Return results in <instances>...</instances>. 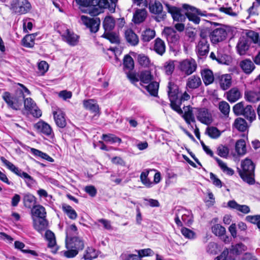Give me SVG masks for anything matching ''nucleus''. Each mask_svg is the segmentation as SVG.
<instances>
[{"instance_id":"1","label":"nucleus","mask_w":260,"mask_h":260,"mask_svg":"<svg viewBox=\"0 0 260 260\" xmlns=\"http://www.w3.org/2000/svg\"><path fill=\"white\" fill-rule=\"evenodd\" d=\"M167 11L171 14L174 21L179 22L184 21L187 17L190 21L196 24L200 22V16H207L206 11H202L194 7L184 4L182 5V10L175 6H173L168 3L164 2Z\"/></svg>"},{"instance_id":"2","label":"nucleus","mask_w":260,"mask_h":260,"mask_svg":"<svg viewBox=\"0 0 260 260\" xmlns=\"http://www.w3.org/2000/svg\"><path fill=\"white\" fill-rule=\"evenodd\" d=\"M33 217V225L36 230L42 233L46 230L48 226V221L46 218L45 208L42 205L34 206L31 209Z\"/></svg>"},{"instance_id":"3","label":"nucleus","mask_w":260,"mask_h":260,"mask_svg":"<svg viewBox=\"0 0 260 260\" xmlns=\"http://www.w3.org/2000/svg\"><path fill=\"white\" fill-rule=\"evenodd\" d=\"M241 168H238V172L242 180L249 184L253 185L255 183L254 169L255 166L252 160L246 158L241 162Z\"/></svg>"},{"instance_id":"4","label":"nucleus","mask_w":260,"mask_h":260,"mask_svg":"<svg viewBox=\"0 0 260 260\" xmlns=\"http://www.w3.org/2000/svg\"><path fill=\"white\" fill-rule=\"evenodd\" d=\"M24 98V95L22 90L20 91L18 95H12L8 91H5L2 95V99L7 104L8 108L14 110L20 109Z\"/></svg>"},{"instance_id":"5","label":"nucleus","mask_w":260,"mask_h":260,"mask_svg":"<svg viewBox=\"0 0 260 260\" xmlns=\"http://www.w3.org/2000/svg\"><path fill=\"white\" fill-rule=\"evenodd\" d=\"M149 12L154 15V19L157 22H161L165 20L167 17L166 12L164 11L162 4L158 0L150 1L148 3Z\"/></svg>"},{"instance_id":"6","label":"nucleus","mask_w":260,"mask_h":260,"mask_svg":"<svg viewBox=\"0 0 260 260\" xmlns=\"http://www.w3.org/2000/svg\"><path fill=\"white\" fill-rule=\"evenodd\" d=\"M210 31V41L212 44H217L226 39V29L221 24L215 22L211 24Z\"/></svg>"},{"instance_id":"7","label":"nucleus","mask_w":260,"mask_h":260,"mask_svg":"<svg viewBox=\"0 0 260 260\" xmlns=\"http://www.w3.org/2000/svg\"><path fill=\"white\" fill-rule=\"evenodd\" d=\"M233 110L236 115H242L250 121L255 118V113L251 105H245L243 102L236 104Z\"/></svg>"},{"instance_id":"8","label":"nucleus","mask_w":260,"mask_h":260,"mask_svg":"<svg viewBox=\"0 0 260 260\" xmlns=\"http://www.w3.org/2000/svg\"><path fill=\"white\" fill-rule=\"evenodd\" d=\"M31 9L28 0H11L10 10L15 14L22 15L27 13Z\"/></svg>"},{"instance_id":"9","label":"nucleus","mask_w":260,"mask_h":260,"mask_svg":"<svg viewBox=\"0 0 260 260\" xmlns=\"http://www.w3.org/2000/svg\"><path fill=\"white\" fill-rule=\"evenodd\" d=\"M164 33L170 48L175 50L178 49L179 46L180 36L175 30L172 27H165Z\"/></svg>"},{"instance_id":"10","label":"nucleus","mask_w":260,"mask_h":260,"mask_svg":"<svg viewBox=\"0 0 260 260\" xmlns=\"http://www.w3.org/2000/svg\"><path fill=\"white\" fill-rule=\"evenodd\" d=\"M81 23L84 25L92 33L96 32L100 28L101 20L98 17L90 18L86 16H81Z\"/></svg>"},{"instance_id":"11","label":"nucleus","mask_w":260,"mask_h":260,"mask_svg":"<svg viewBox=\"0 0 260 260\" xmlns=\"http://www.w3.org/2000/svg\"><path fill=\"white\" fill-rule=\"evenodd\" d=\"M253 84L259 88V90L245 91L244 95L246 101L251 103H256L260 101V75L255 79Z\"/></svg>"},{"instance_id":"12","label":"nucleus","mask_w":260,"mask_h":260,"mask_svg":"<svg viewBox=\"0 0 260 260\" xmlns=\"http://www.w3.org/2000/svg\"><path fill=\"white\" fill-rule=\"evenodd\" d=\"M197 68L196 62L192 58L183 60L179 64L180 70L186 75L192 74L196 71Z\"/></svg>"},{"instance_id":"13","label":"nucleus","mask_w":260,"mask_h":260,"mask_svg":"<svg viewBox=\"0 0 260 260\" xmlns=\"http://www.w3.org/2000/svg\"><path fill=\"white\" fill-rule=\"evenodd\" d=\"M23 103L25 110L28 111L34 117L39 118L42 115L41 111L38 108L32 99H24Z\"/></svg>"},{"instance_id":"14","label":"nucleus","mask_w":260,"mask_h":260,"mask_svg":"<svg viewBox=\"0 0 260 260\" xmlns=\"http://www.w3.org/2000/svg\"><path fill=\"white\" fill-rule=\"evenodd\" d=\"M196 116L199 121L207 125L210 124L213 121L211 114L207 109L204 108L198 109Z\"/></svg>"},{"instance_id":"15","label":"nucleus","mask_w":260,"mask_h":260,"mask_svg":"<svg viewBox=\"0 0 260 260\" xmlns=\"http://www.w3.org/2000/svg\"><path fill=\"white\" fill-rule=\"evenodd\" d=\"M69 242L66 241L67 248H73L79 252L82 250L84 247L83 241L79 237L74 236L68 239Z\"/></svg>"},{"instance_id":"16","label":"nucleus","mask_w":260,"mask_h":260,"mask_svg":"<svg viewBox=\"0 0 260 260\" xmlns=\"http://www.w3.org/2000/svg\"><path fill=\"white\" fill-rule=\"evenodd\" d=\"M250 46V43L247 37L241 36L236 45V49L238 54L243 55L246 54Z\"/></svg>"},{"instance_id":"17","label":"nucleus","mask_w":260,"mask_h":260,"mask_svg":"<svg viewBox=\"0 0 260 260\" xmlns=\"http://www.w3.org/2000/svg\"><path fill=\"white\" fill-rule=\"evenodd\" d=\"M148 13L145 9H135L132 18V21L135 24H140L146 20Z\"/></svg>"},{"instance_id":"18","label":"nucleus","mask_w":260,"mask_h":260,"mask_svg":"<svg viewBox=\"0 0 260 260\" xmlns=\"http://www.w3.org/2000/svg\"><path fill=\"white\" fill-rule=\"evenodd\" d=\"M190 99V95L186 92H184L179 98L178 96L176 98L174 102L172 104H170V106L172 109L177 112L178 114H181L183 113V111L180 108L182 102L188 101Z\"/></svg>"},{"instance_id":"19","label":"nucleus","mask_w":260,"mask_h":260,"mask_svg":"<svg viewBox=\"0 0 260 260\" xmlns=\"http://www.w3.org/2000/svg\"><path fill=\"white\" fill-rule=\"evenodd\" d=\"M202 85V80L198 76L193 75L189 77L186 83V89L193 90L199 88Z\"/></svg>"},{"instance_id":"20","label":"nucleus","mask_w":260,"mask_h":260,"mask_svg":"<svg viewBox=\"0 0 260 260\" xmlns=\"http://www.w3.org/2000/svg\"><path fill=\"white\" fill-rule=\"evenodd\" d=\"M196 50L199 56L207 55L209 51V44L208 41L200 40L196 46Z\"/></svg>"},{"instance_id":"21","label":"nucleus","mask_w":260,"mask_h":260,"mask_svg":"<svg viewBox=\"0 0 260 260\" xmlns=\"http://www.w3.org/2000/svg\"><path fill=\"white\" fill-rule=\"evenodd\" d=\"M168 94L171 102L170 104H172L178 95L179 88L178 86L174 83L169 82L168 85Z\"/></svg>"},{"instance_id":"22","label":"nucleus","mask_w":260,"mask_h":260,"mask_svg":"<svg viewBox=\"0 0 260 260\" xmlns=\"http://www.w3.org/2000/svg\"><path fill=\"white\" fill-rule=\"evenodd\" d=\"M125 38L127 43L131 45L137 46L139 42V39L137 35L131 29H128L125 31Z\"/></svg>"},{"instance_id":"23","label":"nucleus","mask_w":260,"mask_h":260,"mask_svg":"<svg viewBox=\"0 0 260 260\" xmlns=\"http://www.w3.org/2000/svg\"><path fill=\"white\" fill-rule=\"evenodd\" d=\"M218 82L221 88L224 90L232 85V76L230 74H223L218 77Z\"/></svg>"},{"instance_id":"24","label":"nucleus","mask_w":260,"mask_h":260,"mask_svg":"<svg viewBox=\"0 0 260 260\" xmlns=\"http://www.w3.org/2000/svg\"><path fill=\"white\" fill-rule=\"evenodd\" d=\"M54 119L56 125L60 128H64L67 125L65 114L61 111L53 112Z\"/></svg>"},{"instance_id":"25","label":"nucleus","mask_w":260,"mask_h":260,"mask_svg":"<svg viewBox=\"0 0 260 260\" xmlns=\"http://www.w3.org/2000/svg\"><path fill=\"white\" fill-rule=\"evenodd\" d=\"M35 128L43 134L49 136L53 133L52 128L48 123L44 121H39L35 124Z\"/></svg>"},{"instance_id":"26","label":"nucleus","mask_w":260,"mask_h":260,"mask_svg":"<svg viewBox=\"0 0 260 260\" xmlns=\"http://www.w3.org/2000/svg\"><path fill=\"white\" fill-rule=\"evenodd\" d=\"M239 66L246 74H250L255 69L254 64L249 59H245L240 62Z\"/></svg>"},{"instance_id":"27","label":"nucleus","mask_w":260,"mask_h":260,"mask_svg":"<svg viewBox=\"0 0 260 260\" xmlns=\"http://www.w3.org/2000/svg\"><path fill=\"white\" fill-rule=\"evenodd\" d=\"M166 44L161 39L157 38L154 41L153 50L158 55L162 56L166 51Z\"/></svg>"},{"instance_id":"28","label":"nucleus","mask_w":260,"mask_h":260,"mask_svg":"<svg viewBox=\"0 0 260 260\" xmlns=\"http://www.w3.org/2000/svg\"><path fill=\"white\" fill-rule=\"evenodd\" d=\"M228 205L230 208L236 209L244 214H247L250 211L249 206L245 205H240L234 200L229 201Z\"/></svg>"},{"instance_id":"29","label":"nucleus","mask_w":260,"mask_h":260,"mask_svg":"<svg viewBox=\"0 0 260 260\" xmlns=\"http://www.w3.org/2000/svg\"><path fill=\"white\" fill-rule=\"evenodd\" d=\"M23 202L24 206L27 208L30 209L35 206L36 203V198L30 193H26L23 194Z\"/></svg>"},{"instance_id":"30","label":"nucleus","mask_w":260,"mask_h":260,"mask_svg":"<svg viewBox=\"0 0 260 260\" xmlns=\"http://www.w3.org/2000/svg\"><path fill=\"white\" fill-rule=\"evenodd\" d=\"M241 96V94L238 88L234 87L226 93L227 100L231 103L238 101Z\"/></svg>"},{"instance_id":"31","label":"nucleus","mask_w":260,"mask_h":260,"mask_svg":"<svg viewBox=\"0 0 260 260\" xmlns=\"http://www.w3.org/2000/svg\"><path fill=\"white\" fill-rule=\"evenodd\" d=\"M105 32H110L112 30L115 26V21L114 18L110 16H106L103 22Z\"/></svg>"},{"instance_id":"32","label":"nucleus","mask_w":260,"mask_h":260,"mask_svg":"<svg viewBox=\"0 0 260 260\" xmlns=\"http://www.w3.org/2000/svg\"><path fill=\"white\" fill-rule=\"evenodd\" d=\"M202 77L205 85H208L214 81L213 72L209 69H205L201 72Z\"/></svg>"},{"instance_id":"33","label":"nucleus","mask_w":260,"mask_h":260,"mask_svg":"<svg viewBox=\"0 0 260 260\" xmlns=\"http://www.w3.org/2000/svg\"><path fill=\"white\" fill-rule=\"evenodd\" d=\"M65 41L71 46H75L78 42V37L76 34L72 33L69 29L66 30V33L62 35Z\"/></svg>"},{"instance_id":"34","label":"nucleus","mask_w":260,"mask_h":260,"mask_svg":"<svg viewBox=\"0 0 260 260\" xmlns=\"http://www.w3.org/2000/svg\"><path fill=\"white\" fill-rule=\"evenodd\" d=\"M83 106L86 109L92 113H97L99 112V106L93 100H84Z\"/></svg>"},{"instance_id":"35","label":"nucleus","mask_w":260,"mask_h":260,"mask_svg":"<svg viewBox=\"0 0 260 260\" xmlns=\"http://www.w3.org/2000/svg\"><path fill=\"white\" fill-rule=\"evenodd\" d=\"M123 67L125 72L131 71L134 68V61L129 55H126L123 58Z\"/></svg>"},{"instance_id":"36","label":"nucleus","mask_w":260,"mask_h":260,"mask_svg":"<svg viewBox=\"0 0 260 260\" xmlns=\"http://www.w3.org/2000/svg\"><path fill=\"white\" fill-rule=\"evenodd\" d=\"M36 36L35 34L26 35L22 40L23 46L27 48H31L35 44V39Z\"/></svg>"},{"instance_id":"37","label":"nucleus","mask_w":260,"mask_h":260,"mask_svg":"<svg viewBox=\"0 0 260 260\" xmlns=\"http://www.w3.org/2000/svg\"><path fill=\"white\" fill-rule=\"evenodd\" d=\"M150 170H146L142 172L140 175V180L143 185L148 188L152 187L153 183L148 178Z\"/></svg>"},{"instance_id":"38","label":"nucleus","mask_w":260,"mask_h":260,"mask_svg":"<svg viewBox=\"0 0 260 260\" xmlns=\"http://www.w3.org/2000/svg\"><path fill=\"white\" fill-rule=\"evenodd\" d=\"M19 176L24 179L27 186L29 188H31L37 184L36 181L26 172L22 171Z\"/></svg>"},{"instance_id":"39","label":"nucleus","mask_w":260,"mask_h":260,"mask_svg":"<svg viewBox=\"0 0 260 260\" xmlns=\"http://www.w3.org/2000/svg\"><path fill=\"white\" fill-rule=\"evenodd\" d=\"M62 209L63 211L68 215L69 218L75 219L77 217V214L75 210L70 205L62 204Z\"/></svg>"},{"instance_id":"40","label":"nucleus","mask_w":260,"mask_h":260,"mask_svg":"<svg viewBox=\"0 0 260 260\" xmlns=\"http://www.w3.org/2000/svg\"><path fill=\"white\" fill-rule=\"evenodd\" d=\"M155 36V32L150 28L146 29L142 33L141 39L143 42H149Z\"/></svg>"},{"instance_id":"41","label":"nucleus","mask_w":260,"mask_h":260,"mask_svg":"<svg viewBox=\"0 0 260 260\" xmlns=\"http://www.w3.org/2000/svg\"><path fill=\"white\" fill-rule=\"evenodd\" d=\"M140 80L145 84H148L151 82L153 79V76L149 71H144L140 73Z\"/></svg>"},{"instance_id":"42","label":"nucleus","mask_w":260,"mask_h":260,"mask_svg":"<svg viewBox=\"0 0 260 260\" xmlns=\"http://www.w3.org/2000/svg\"><path fill=\"white\" fill-rule=\"evenodd\" d=\"M159 87V83L156 81H152L146 86L148 92L153 96H156L157 94Z\"/></svg>"},{"instance_id":"43","label":"nucleus","mask_w":260,"mask_h":260,"mask_svg":"<svg viewBox=\"0 0 260 260\" xmlns=\"http://www.w3.org/2000/svg\"><path fill=\"white\" fill-rule=\"evenodd\" d=\"M235 149L239 155H244L246 151L245 141L242 139L237 141L236 143Z\"/></svg>"},{"instance_id":"44","label":"nucleus","mask_w":260,"mask_h":260,"mask_svg":"<svg viewBox=\"0 0 260 260\" xmlns=\"http://www.w3.org/2000/svg\"><path fill=\"white\" fill-rule=\"evenodd\" d=\"M214 159L216 160L218 166L224 173L229 175H233L234 174V170L232 169L229 168L226 166V164L223 162L221 159H219L218 157H214Z\"/></svg>"},{"instance_id":"45","label":"nucleus","mask_w":260,"mask_h":260,"mask_svg":"<svg viewBox=\"0 0 260 260\" xmlns=\"http://www.w3.org/2000/svg\"><path fill=\"white\" fill-rule=\"evenodd\" d=\"M137 60L139 64L143 67H149L150 64V59L144 54H138L137 55Z\"/></svg>"},{"instance_id":"46","label":"nucleus","mask_w":260,"mask_h":260,"mask_svg":"<svg viewBox=\"0 0 260 260\" xmlns=\"http://www.w3.org/2000/svg\"><path fill=\"white\" fill-rule=\"evenodd\" d=\"M98 252L92 247H88L83 258L85 260H92L98 256Z\"/></svg>"},{"instance_id":"47","label":"nucleus","mask_w":260,"mask_h":260,"mask_svg":"<svg viewBox=\"0 0 260 260\" xmlns=\"http://www.w3.org/2000/svg\"><path fill=\"white\" fill-rule=\"evenodd\" d=\"M236 128L241 132H245L247 129V123L246 121L241 118H237L234 122Z\"/></svg>"},{"instance_id":"48","label":"nucleus","mask_w":260,"mask_h":260,"mask_svg":"<svg viewBox=\"0 0 260 260\" xmlns=\"http://www.w3.org/2000/svg\"><path fill=\"white\" fill-rule=\"evenodd\" d=\"M205 134L212 139H217L220 136V131L215 127H208L206 128Z\"/></svg>"},{"instance_id":"49","label":"nucleus","mask_w":260,"mask_h":260,"mask_svg":"<svg viewBox=\"0 0 260 260\" xmlns=\"http://www.w3.org/2000/svg\"><path fill=\"white\" fill-rule=\"evenodd\" d=\"M103 139L106 142H110L111 143H121V139L113 134H103L102 136Z\"/></svg>"},{"instance_id":"50","label":"nucleus","mask_w":260,"mask_h":260,"mask_svg":"<svg viewBox=\"0 0 260 260\" xmlns=\"http://www.w3.org/2000/svg\"><path fill=\"white\" fill-rule=\"evenodd\" d=\"M244 36L247 37L248 40L249 39H250L251 41L255 44L258 43L259 35L257 32L254 31L246 30L245 36Z\"/></svg>"},{"instance_id":"51","label":"nucleus","mask_w":260,"mask_h":260,"mask_svg":"<svg viewBox=\"0 0 260 260\" xmlns=\"http://www.w3.org/2000/svg\"><path fill=\"white\" fill-rule=\"evenodd\" d=\"M212 232L216 236H222L225 233V229L219 224H216L212 227Z\"/></svg>"},{"instance_id":"52","label":"nucleus","mask_w":260,"mask_h":260,"mask_svg":"<svg viewBox=\"0 0 260 260\" xmlns=\"http://www.w3.org/2000/svg\"><path fill=\"white\" fill-rule=\"evenodd\" d=\"M45 237L48 241V247H52L56 244L55 235L53 232L50 230H47L45 233Z\"/></svg>"},{"instance_id":"53","label":"nucleus","mask_w":260,"mask_h":260,"mask_svg":"<svg viewBox=\"0 0 260 260\" xmlns=\"http://www.w3.org/2000/svg\"><path fill=\"white\" fill-rule=\"evenodd\" d=\"M245 246L241 243L237 244L232 246L230 253L233 254H240L243 251L245 250Z\"/></svg>"},{"instance_id":"54","label":"nucleus","mask_w":260,"mask_h":260,"mask_svg":"<svg viewBox=\"0 0 260 260\" xmlns=\"http://www.w3.org/2000/svg\"><path fill=\"white\" fill-rule=\"evenodd\" d=\"M175 69L174 61L169 60L166 62L164 65V70L168 75H171Z\"/></svg>"},{"instance_id":"55","label":"nucleus","mask_w":260,"mask_h":260,"mask_svg":"<svg viewBox=\"0 0 260 260\" xmlns=\"http://www.w3.org/2000/svg\"><path fill=\"white\" fill-rule=\"evenodd\" d=\"M88 7V13L91 16H97L103 12V10L96 4H92V6Z\"/></svg>"},{"instance_id":"56","label":"nucleus","mask_w":260,"mask_h":260,"mask_svg":"<svg viewBox=\"0 0 260 260\" xmlns=\"http://www.w3.org/2000/svg\"><path fill=\"white\" fill-rule=\"evenodd\" d=\"M218 108L220 111L225 116L228 115L230 112V107L229 104L225 101L219 102Z\"/></svg>"},{"instance_id":"57","label":"nucleus","mask_w":260,"mask_h":260,"mask_svg":"<svg viewBox=\"0 0 260 260\" xmlns=\"http://www.w3.org/2000/svg\"><path fill=\"white\" fill-rule=\"evenodd\" d=\"M102 37L109 40L112 43H118L119 42V38L113 33L105 32Z\"/></svg>"},{"instance_id":"58","label":"nucleus","mask_w":260,"mask_h":260,"mask_svg":"<svg viewBox=\"0 0 260 260\" xmlns=\"http://www.w3.org/2000/svg\"><path fill=\"white\" fill-rule=\"evenodd\" d=\"M246 220L256 224L257 228L260 230V215H248L246 217Z\"/></svg>"},{"instance_id":"59","label":"nucleus","mask_w":260,"mask_h":260,"mask_svg":"<svg viewBox=\"0 0 260 260\" xmlns=\"http://www.w3.org/2000/svg\"><path fill=\"white\" fill-rule=\"evenodd\" d=\"M214 260H235L231 255H229V251L228 249H225L222 253L217 256Z\"/></svg>"},{"instance_id":"60","label":"nucleus","mask_w":260,"mask_h":260,"mask_svg":"<svg viewBox=\"0 0 260 260\" xmlns=\"http://www.w3.org/2000/svg\"><path fill=\"white\" fill-rule=\"evenodd\" d=\"M183 117L188 124H190V122H195V118L191 110L189 109L187 111H185Z\"/></svg>"},{"instance_id":"61","label":"nucleus","mask_w":260,"mask_h":260,"mask_svg":"<svg viewBox=\"0 0 260 260\" xmlns=\"http://www.w3.org/2000/svg\"><path fill=\"white\" fill-rule=\"evenodd\" d=\"M211 26L210 27H206L202 29L200 31V40L207 41L208 37L210 38L211 36Z\"/></svg>"},{"instance_id":"62","label":"nucleus","mask_w":260,"mask_h":260,"mask_svg":"<svg viewBox=\"0 0 260 260\" xmlns=\"http://www.w3.org/2000/svg\"><path fill=\"white\" fill-rule=\"evenodd\" d=\"M229 153L228 147L221 145L217 148V154L222 157L226 158Z\"/></svg>"},{"instance_id":"63","label":"nucleus","mask_w":260,"mask_h":260,"mask_svg":"<svg viewBox=\"0 0 260 260\" xmlns=\"http://www.w3.org/2000/svg\"><path fill=\"white\" fill-rule=\"evenodd\" d=\"M182 234L186 238L194 239L196 234L194 232L186 228H182L181 230Z\"/></svg>"},{"instance_id":"64","label":"nucleus","mask_w":260,"mask_h":260,"mask_svg":"<svg viewBox=\"0 0 260 260\" xmlns=\"http://www.w3.org/2000/svg\"><path fill=\"white\" fill-rule=\"evenodd\" d=\"M92 4H97L102 10L104 9L109 8L110 6L108 0H93L92 1Z\"/></svg>"}]
</instances>
